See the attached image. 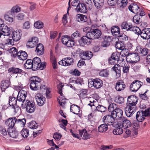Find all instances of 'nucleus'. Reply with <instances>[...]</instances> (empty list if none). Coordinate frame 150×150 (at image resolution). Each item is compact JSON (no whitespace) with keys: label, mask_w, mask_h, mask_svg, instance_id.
<instances>
[{"label":"nucleus","mask_w":150,"mask_h":150,"mask_svg":"<svg viewBox=\"0 0 150 150\" xmlns=\"http://www.w3.org/2000/svg\"><path fill=\"white\" fill-rule=\"evenodd\" d=\"M41 79L38 76L32 77L30 81V87L32 90L36 91L38 90L40 87V89L42 88L45 89L46 87L45 85L41 86Z\"/></svg>","instance_id":"obj_1"},{"label":"nucleus","mask_w":150,"mask_h":150,"mask_svg":"<svg viewBox=\"0 0 150 150\" xmlns=\"http://www.w3.org/2000/svg\"><path fill=\"white\" fill-rule=\"evenodd\" d=\"M135 33L138 35H140L144 39L148 40L150 37V28H146L141 30L139 28L137 27Z\"/></svg>","instance_id":"obj_2"},{"label":"nucleus","mask_w":150,"mask_h":150,"mask_svg":"<svg viewBox=\"0 0 150 150\" xmlns=\"http://www.w3.org/2000/svg\"><path fill=\"white\" fill-rule=\"evenodd\" d=\"M103 84V81L99 79H92L88 80V86L91 85V87L93 86L96 89L100 88L102 86Z\"/></svg>","instance_id":"obj_3"},{"label":"nucleus","mask_w":150,"mask_h":150,"mask_svg":"<svg viewBox=\"0 0 150 150\" xmlns=\"http://www.w3.org/2000/svg\"><path fill=\"white\" fill-rule=\"evenodd\" d=\"M113 113H111V115H107L103 118V121L108 125H113L115 122V116L113 115Z\"/></svg>","instance_id":"obj_4"},{"label":"nucleus","mask_w":150,"mask_h":150,"mask_svg":"<svg viewBox=\"0 0 150 150\" xmlns=\"http://www.w3.org/2000/svg\"><path fill=\"white\" fill-rule=\"evenodd\" d=\"M25 105L26 110L27 112L31 113L35 111V106L34 101L27 100L25 101Z\"/></svg>","instance_id":"obj_5"},{"label":"nucleus","mask_w":150,"mask_h":150,"mask_svg":"<svg viewBox=\"0 0 150 150\" xmlns=\"http://www.w3.org/2000/svg\"><path fill=\"white\" fill-rule=\"evenodd\" d=\"M143 85V82L139 80H135L131 83L130 89L131 91L136 92Z\"/></svg>","instance_id":"obj_6"},{"label":"nucleus","mask_w":150,"mask_h":150,"mask_svg":"<svg viewBox=\"0 0 150 150\" xmlns=\"http://www.w3.org/2000/svg\"><path fill=\"white\" fill-rule=\"evenodd\" d=\"M138 99L135 96H131L128 97L127 102V106L136 107V105L138 101Z\"/></svg>","instance_id":"obj_7"},{"label":"nucleus","mask_w":150,"mask_h":150,"mask_svg":"<svg viewBox=\"0 0 150 150\" xmlns=\"http://www.w3.org/2000/svg\"><path fill=\"white\" fill-rule=\"evenodd\" d=\"M74 62L73 58L68 57L63 59L59 62V64L64 66H68L72 64Z\"/></svg>","instance_id":"obj_8"},{"label":"nucleus","mask_w":150,"mask_h":150,"mask_svg":"<svg viewBox=\"0 0 150 150\" xmlns=\"http://www.w3.org/2000/svg\"><path fill=\"white\" fill-rule=\"evenodd\" d=\"M37 104L39 106H42L45 103V98L40 93H37L35 96Z\"/></svg>","instance_id":"obj_9"},{"label":"nucleus","mask_w":150,"mask_h":150,"mask_svg":"<svg viewBox=\"0 0 150 150\" xmlns=\"http://www.w3.org/2000/svg\"><path fill=\"white\" fill-rule=\"evenodd\" d=\"M89 33L90 38L92 40L99 38L102 35L101 31L98 29H93Z\"/></svg>","instance_id":"obj_10"},{"label":"nucleus","mask_w":150,"mask_h":150,"mask_svg":"<svg viewBox=\"0 0 150 150\" xmlns=\"http://www.w3.org/2000/svg\"><path fill=\"white\" fill-rule=\"evenodd\" d=\"M137 26H133L130 23H128L127 22H124L121 25L122 28L126 30L127 31H132L135 33Z\"/></svg>","instance_id":"obj_11"},{"label":"nucleus","mask_w":150,"mask_h":150,"mask_svg":"<svg viewBox=\"0 0 150 150\" xmlns=\"http://www.w3.org/2000/svg\"><path fill=\"white\" fill-rule=\"evenodd\" d=\"M0 30L2 33V34L4 36H8L11 34V29L6 25L1 24L0 26Z\"/></svg>","instance_id":"obj_12"},{"label":"nucleus","mask_w":150,"mask_h":150,"mask_svg":"<svg viewBox=\"0 0 150 150\" xmlns=\"http://www.w3.org/2000/svg\"><path fill=\"white\" fill-rule=\"evenodd\" d=\"M126 60L127 62L132 63L133 62H137L139 60V56L136 53H130L127 56Z\"/></svg>","instance_id":"obj_13"},{"label":"nucleus","mask_w":150,"mask_h":150,"mask_svg":"<svg viewBox=\"0 0 150 150\" xmlns=\"http://www.w3.org/2000/svg\"><path fill=\"white\" fill-rule=\"evenodd\" d=\"M137 109V107L127 106L125 110L126 116L128 117H131L136 111Z\"/></svg>","instance_id":"obj_14"},{"label":"nucleus","mask_w":150,"mask_h":150,"mask_svg":"<svg viewBox=\"0 0 150 150\" xmlns=\"http://www.w3.org/2000/svg\"><path fill=\"white\" fill-rule=\"evenodd\" d=\"M16 117H15L9 118L5 121V125L8 127V129L13 128L16 123Z\"/></svg>","instance_id":"obj_15"},{"label":"nucleus","mask_w":150,"mask_h":150,"mask_svg":"<svg viewBox=\"0 0 150 150\" xmlns=\"http://www.w3.org/2000/svg\"><path fill=\"white\" fill-rule=\"evenodd\" d=\"M120 56V54L119 52H115L113 53L108 59L109 63L111 64H114L115 61L119 60Z\"/></svg>","instance_id":"obj_16"},{"label":"nucleus","mask_w":150,"mask_h":150,"mask_svg":"<svg viewBox=\"0 0 150 150\" xmlns=\"http://www.w3.org/2000/svg\"><path fill=\"white\" fill-rule=\"evenodd\" d=\"M27 93L23 90H21L18 93L17 97V100L20 102L23 103L25 99Z\"/></svg>","instance_id":"obj_17"},{"label":"nucleus","mask_w":150,"mask_h":150,"mask_svg":"<svg viewBox=\"0 0 150 150\" xmlns=\"http://www.w3.org/2000/svg\"><path fill=\"white\" fill-rule=\"evenodd\" d=\"M86 5L85 3H80L77 7L75 8L76 11L78 12H81V13H86L87 12L86 8Z\"/></svg>","instance_id":"obj_18"},{"label":"nucleus","mask_w":150,"mask_h":150,"mask_svg":"<svg viewBox=\"0 0 150 150\" xmlns=\"http://www.w3.org/2000/svg\"><path fill=\"white\" fill-rule=\"evenodd\" d=\"M116 126L115 128L113 130V133L115 135H118L121 134L123 132V130L121 127V123L117 122L115 124Z\"/></svg>","instance_id":"obj_19"},{"label":"nucleus","mask_w":150,"mask_h":150,"mask_svg":"<svg viewBox=\"0 0 150 150\" xmlns=\"http://www.w3.org/2000/svg\"><path fill=\"white\" fill-rule=\"evenodd\" d=\"M32 61V66L33 67V70L35 71L38 70L39 64L41 63V60L38 57H36L34 58Z\"/></svg>","instance_id":"obj_20"},{"label":"nucleus","mask_w":150,"mask_h":150,"mask_svg":"<svg viewBox=\"0 0 150 150\" xmlns=\"http://www.w3.org/2000/svg\"><path fill=\"white\" fill-rule=\"evenodd\" d=\"M146 117V115L143 112V110H140L138 111L136 116V119L139 122H142Z\"/></svg>","instance_id":"obj_21"},{"label":"nucleus","mask_w":150,"mask_h":150,"mask_svg":"<svg viewBox=\"0 0 150 150\" xmlns=\"http://www.w3.org/2000/svg\"><path fill=\"white\" fill-rule=\"evenodd\" d=\"M17 99L14 97L12 96H9V104L10 106L14 108L15 110L16 109L18 110L19 109V108L17 105Z\"/></svg>","instance_id":"obj_22"},{"label":"nucleus","mask_w":150,"mask_h":150,"mask_svg":"<svg viewBox=\"0 0 150 150\" xmlns=\"http://www.w3.org/2000/svg\"><path fill=\"white\" fill-rule=\"evenodd\" d=\"M129 10L135 14H138L140 12V8L138 5L135 4H132L128 7Z\"/></svg>","instance_id":"obj_23"},{"label":"nucleus","mask_w":150,"mask_h":150,"mask_svg":"<svg viewBox=\"0 0 150 150\" xmlns=\"http://www.w3.org/2000/svg\"><path fill=\"white\" fill-rule=\"evenodd\" d=\"M125 87L126 86L124 82L122 80H120L117 82L115 88L117 91H120L124 90Z\"/></svg>","instance_id":"obj_24"},{"label":"nucleus","mask_w":150,"mask_h":150,"mask_svg":"<svg viewBox=\"0 0 150 150\" xmlns=\"http://www.w3.org/2000/svg\"><path fill=\"white\" fill-rule=\"evenodd\" d=\"M21 32V30H20L13 32L12 36L14 41H17L19 40L21 37V34L20 33Z\"/></svg>","instance_id":"obj_25"},{"label":"nucleus","mask_w":150,"mask_h":150,"mask_svg":"<svg viewBox=\"0 0 150 150\" xmlns=\"http://www.w3.org/2000/svg\"><path fill=\"white\" fill-rule=\"evenodd\" d=\"M115 111L113 116L115 117V118H116L117 119L120 120L124 117H123V111L120 108H118Z\"/></svg>","instance_id":"obj_26"},{"label":"nucleus","mask_w":150,"mask_h":150,"mask_svg":"<svg viewBox=\"0 0 150 150\" xmlns=\"http://www.w3.org/2000/svg\"><path fill=\"white\" fill-rule=\"evenodd\" d=\"M7 132L9 136L13 138H16L18 135L17 131L13 128L12 129H8Z\"/></svg>","instance_id":"obj_27"},{"label":"nucleus","mask_w":150,"mask_h":150,"mask_svg":"<svg viewBox=\"0 0 150 150\" xmlns=\"http://www.w3.org/2000/svg\"><path fill=\"white\" fill-rule=\"evenodd\" d=\"M89 34L88 33L87 34H86V36H84L81 38V40L83 45H89L91 43V40L92 39L90 38Z\"/></svg>","instance_id":"obj_28"},{"label":"nucleus","mask_w":150,"mask_h":150,"mask_svg":"<svg viewBox=\"0 0 150 150\" xmlns=\"http://www.w3.org/2000/svg\"><path fill=\"white\" fill-rule=\"evenodd\" d=\"M111 31L112 35L117 38L120 34V29L117 26H113L111 28Z\"/></svg>","instance_id":"obj_29"},{"label":"nucleus","mask_w":150,"mask_h":150,"mask_svg":"<svg viewBox=\"0 0 150 150\" xmlns=\"http://www.w3.org/2000/svg\"><path fill=\"white\" fill-rule=\"evenodd\" d=\"M122 122L121 124V127L124 128L131 127V123L129 120H127L126 118L124 117L120 120Z\"/></svg>","instance_id":"obj_30"},{"label":"nucleus","mask_w":150,"mask_h":150,"mask_svg":"<svg viewBox=\"0 0 150 150\" xmlns=\"http://www.w3.org/2000/svg\"><path fill=\"white\" fill-rule=\"evenodd\" d=\"M35 52L38 55H41L44 52V47L43 45L39 43L37 46Z\"/></svg>","instance_id":"obj_31"},{"label":"nucleus","mask_w":150,"mask_h":150,"mask_svg":"<svg viewBox=\"0 0 150 150\" xmlns=\"http://www.w3.org/2000/svg\"><path fill=\"white\" fill-rule=\"evenodd\" d=\"M18 57L20 60H26L28 57V54L25 51L21 50L18 53Z\"/></svg>","instance_id":"obj_32"},{"label":"nucleus","mask_w":150,"mask_h":150,"mask_svg":"<svg viewBox=\"0 0 150 150\" xmlns=\"http://www.w3.org/2000/svg\"><path fill=\"white\" fill-rule=\"evenodd\" d=\"M9 85L10 82L8 81H2L1 83V88L2 91H5V90L9 87Z\"/></svg>","instance_id":"obj_33"},{"label":"nucleus","mask_w":150,"mask_h":150,"mask_svg":"<svg viewBox=\"0 0 150 150\" xmlns=\"http://www.w3.org/2000/svg\"><path fill=\"white\" fill-rule=\"evenodd\" d=\"M70 111L74 114L77 115L80 111L79 106L75 104H72L70 107Z\"/></svg>","instance_id":"obj_34"},{"label":"nucleus","mask_w":150,"mask_h":150,"mask_svg":"<svg viewBox=\"0 0 150 150\" xmlns=\"http://www.w3.org/2000/svg\"><path fill=\"white\" fill-rule=\"evenodd\" d=\"M76 21L78 22L82 21L83 22H86L87 20V17L82 14H78L76 18Z\"/></svg>","instance_id":"obj_35"},{"label":"nucleus","mask_w":150,"mask_h":150,"mask_svg":"<svg viewBox=\"0 0 150 150\" xmlns=\"http://www.w3.org/2000/svg\"><path fill=\"white\" fill-rule=\"evenodd\" d=\"M115 72L117 77H120L121 75V67L119 64H115L112 68Z\"/></svg>","instance_id":"obj_36"},{"label":"nucleus","mask_w":150,"mask_h":150,"mask_svg":"<svg viewBox=\"0 0 150 150\" xmlns=\"http://www.w3.org/2000/svg\"><path fill=\"white\" fill-rule=\"evenodd\" d=\"M21 11V8L18 5H16L13 6L10 11H8L9 14L14 15L15 13H17Z\"/></svg>","instance_id":"obj_37"},{"label":"nucleus","mask_w":150,"mask_h":150,"mask_svg":"<svg viewBox=\"0 0 150 150\" xmlns=\"http://www.w3.org/2000/svg\"><path fill=\"white\" fill-rule=\"evenodd\" d=\"M94 4L97 8H100L104 5V0H93Z\"/></svg>","instance_id":"obj_38"},{"label":"nucleus","mask_w":150,"mask_h":150,"mask_svg":"<svg viewBox=\"0 0 150 150\" xmlns=\"http://www.w3.org/2000/svg\"><path fill=\"white\" fill-rule=\"evenodd\" d=\"M108 125L104 123L100 125L98 127V131L100 133H103L107 131L108 129Z\"/></svg>","instance_id":"obj_39"},{"label":"nucleus","mask_w":150,"mask_h":150,"mask_svg":"<svg viewBox=\"0 0 150 150\" xmlns=\"http://www.w3.org/2000/svg\"><path fill=\"white\" fill-rule=\"evenodd\" d=\"M11 16H13V15L9 14L8 13V12L7 13L5 14L4 15V18L7 21L12 23L14 21V18L11 17Z\"/></svg>","instance_id":"obj_40"},{"label":"nucleus","mask_w":150,"mask_h":150,"mask_svg":"<svg viewBox=\"0 0 150 150\" xmlns=\"http://www.w3.org/2000/svg\"><path fill=\"white\" fill-rule=\"evenodd\" d=\"M8 71L9 72H12V73L20 74L22 71V69L18 68H16L14 67L9 68Z\"/></svg>","instance_id":"obj_41"},{"label":"nucleus","mask_w":150,"mask_h":150,"mask_svg":"<svg viewBox=\"0 0 150 150\" xmlns=\"http://www.w3.org/2000/svg\"><path fill=\"white\" fill-rule=\"evenodd\" d=\"M26 119L25 118L17 119L16 118V123L21 126V127H24L26 124Z\"/></svg>","instance_id":"obj_42"},{"label":"nucleus","mask_w":150,"mask_h":150,"mask_svg":"<svg viewBox=\"0 0 150 150\" xmlns=\"http://www.w3.org/2000/svg\"><path fill=\"white\" fill-rule=\"evenodd\" d=\"M118 108L117 105L115 103H111L110 104L108 107V111L111 112V113H113L115 114V111Z\"/></svg>","instance_id":"obj_43"},{"label":"nucleus","mask_w":150,"mask_h":150,"mask_svg":"<svg viewBox=\"0 0 150 150\" xmlns=\"http://www.w3.org/2000/svg\"><path fill=\"white\" fill-rule=\"evenodd\" d=\"M24 67L27 69H32L33 70L32 62L31 59H28L26 60L24 65Z\"/></svg>","instance_id":"obj_44"},{"label":"nucleus","mask_w":150,"mask_h":150,"mask_svg":"<svg viewBox=\"0 0 150 150\" xmlns=\"http://www.w3.org/2000/svg\"><path fill=\"white\" fill-rule=\"evenodd\" d=\"M117 38L118 40L121 42L126 41L128 40V37L124 34L122 35L120 34Z\"/></svg>","instance_id":"obj_45"},{"label":"nucleus","mask_w":150,"mask_h":150,"mask_svg":"<svg viewBox=\"0 0 150 150\" xmlns=\"http://www.w3.org/2000/svg\"><path fill=\"white\" fill-rule=\"evenodd\" d=\"M141 18L139 15L137 14L135 15L133 18V21L134 23L137 24H140L142 22V20Z\"/></svg>","instance_id":"obj_46"},{"label":"nucleus","mask_w":150,"mask_h":150,"mask_svg":"<svg viewBox=\"0 0 150 150\" xmlns=\"http://www.w3.org/2000/svg\"><path fill=\"white\" fill-rule=\"evenodd\" d=\"M125 129L124 131L126 134L127 135H129L131 134L133 136L134 138L136 137L137 135H136L134 133H132L133 129L131 128V127H129L124 128Z\"/></svg>","instance_id":"obj_47"},{"label":"nucleus","mask_w":150,"mask_h":150,"mask_svg":"<svg viewBox=\"0 0 150 150\" xmlns=\"http://www.w3.org/2000/svg\"><path fill=\"white\" fill-rule=\"evenodd\" d=\"M71 1L70 0H69V6L68 8L67 13L65 14L64 16L62 18V22L63 23V24L64 25H65L67 23V15L69 13V9L70 7V2Z\"/></svg>","instance_id":"obj_48"},{"label":"nucleus","mask_w":150,"mask_h":150,"mask_svg":"<svg viewBox=\"0 0 150 150\" xmlns=\"http://www.w3.org/2000/svg\"><path fill=\"white\" fill-rule=\"evenodd\" d=\"M83 54L84 57V59L85 60H89L93 56L92 52L90 51L83 52Z\"/></svg>","instance_id":"obj_49"},{"label":"nucleus","mask_w":150,"mask_h":150,"mask_svg":"<svg viewBox=\"0 0 150 150\" xmlns=\"http://www.w3.org/2000/svg\"><path fill=\"white\" fill-rule=\"evenodd\" d=\"M117 1L119 6L122 8L125 7L128 3V0H118Z\"/></svg>","instance_id":"obj_50"},{"label":"nucleus","mask_w":150,"mask_h":150,"mask_svg":"<svg viewBox=\"0 0 150 150\" xmlns=\"http://www.w3.org/2000/svg\"><path fill=\"white\" fill-rule=\"evenodd\" d=\"M139 127V125L138 123L134 122L132 127L131 126V128L133 129V133H134L136 135L138 134V129Z\"/></svg>","instance_id":"obj_51"},{"label":"nucleus","mask_w":150,"mask_h":150,"mask_svg":"<svg viewBox=\"0 0 150 150\" xmlns=\"http://www.w3.org/2000/svg\"><path fill=\"white\" fill-rule=\"evenodd\" d=\"M137 50H140V52L141 55L142 56L146 55L148 52V50L146 48H141L140 46L138 47Z\"/></svg>","instance_id":"obj_52"},{"label":"nucleus","mask_w":150,"mask_h":150,"mask_svg":"<svg viewBox=\"0 0 150 150\" xmlns=\"http://www.w3.org/2000/svg\"><path fill=\"white\" fill-rule=\"evenodd\" d=\"M34 26L36 28L41 29L43 27L44 24L41 21H38L34 23Z\"/></svg>","instance_id":"obj_53"},{"label":"nucleus","mask_w":150,"mask_h":150,"mask_svg":"<svg viewBox=\"0 0 150 150\" xmlns=\"http://www.w3.org/2000/svg\"><path fill=\"white\" fill-rule=\"evenodd\" d=\"M8 51L11 54V56L13 57H15L18 55V52L17 49L15 47L11 48Z\"/></svg>","instance_id":"obj_54"},{"label":"nucleus","mask_w":150,"mask_h":150,"mask_svg":"<svg viewBox=\"0 0 150 150\" xmlns=\"http://www.w3.org/2000/svg\"><path fill=\"white\" fill-rule=\"evenodd\" d=\"M29 130L23 128L21 132L22 137L24 138H27L29 135Z\"/></svg>","instance_id":"obj_55"},{"label":"nucleus","mask_w":150,"mask_h":150,"mask_svg":"<svg viewBox=\"0 0 150 150\" xmlns=\"http://www.w3.org/2000/svg\"><path fill=\"white\" fill-rule=\"evenodd\" d=\"M121 50L120 54L121 56L123 57H126L129 54V50L127 49L124 48H122Z\"/></svg>","instance_id":"obj_56"},{"label":"nucleus","mask_w":150,"mask_h":150,"mask_svg":"<svg viewBox=\"0 0 150 150\" xmlns=\"http://www.w3.org/2000/svg\"><path fill=\"white\" fill-rule=\"evenodd\" d=\"M125 100L124 98L120 96H118L115 98V102L116 103L119 104H122L124 102Z\"/></svg>","instance_id":"obj_57"},{"label":"nucleus","mask_w":150,"mask_h":150,"mask_svg":"<svg viewBox=\"0 0 150 150\" xmlns=\"http://www.w3.org/2000/svg\"><path fill=\"white\" fill-rule=\"evenodd\" d=\"M58 102L60 105L63 107L64 106V104L66 103V98L63 96L59 97L58 98Z\"/></svg>","instance_id":"obj_58"},{"label":"nucleus","mask_w":150,"mask_h":150,"mask_svg":"<svg viewBox=\"0 0 150 150\" xmlns=\"http://www.w3.org/2000/svg\"><path fill=\"white\" fill-rule=\"evenodd\" d=\"M115 46L116 49L119 50H121L122 48H125V46H124L122 42L116 41L115 43Z\"/></svg>","instance_id":"obj_59"},{"label":"nucleus","mask_w":150,"mask_h":150,"mask_svg":"<svg viewBox=\"0 0 150 150\" xmlns=\"http://www.w3.org/2000/svg\"><path fill=\"white\" fill-rule=\"evenodd\" d=\"M38 125L34 121H32L30 122L29 124V127L30 128L35 129L38 127Z\"/></svg>","instance_id":"obj_60"},{"label":"nucleus","mask_w":150,"mask_h":150,"mask_svg":"<svg viewBox=\"0 0 150 150\" xmlns=\"http://www.w3.org/2000/svg\"><path fill=\"white\" fill-rule=\"evenodd\" d=\"M109 74V72L106 69L103 70L99 73V75L103 77H107Z\"/></svg>","instance_id":"obj_61"},{"label":"nucleus","mask_w":150,"mask_h":150,"mask_svg":"<svg viewBox=\"0 0 150 150\" xmlns=\"http://www.w3.org/2000/svg\"><path fill=\"white\" fill-rule=\"evenodd\" d=\"M36 45L35 43L33 42L29 39L26 45L28 47L33 48L35 47Z\"/></svg>","instance_id":"obj_62"},{"label":"nucleus","mask_w":150,"mask_h":150,"mask_svg":"<svg viewBox=\"0 0 150 150\" xmlns=\"http://www.w3.org/2000/svg\"><path fill=\"white\" fill-rule=\"evenodd\" d=\"M97 110L101 112H105L106 110V108L102 105H99L96 107Z\"/></svg>","instance_id":"obj_63"},{"label":"nucleus","mask_w":150,"mask_h":150,"mask_svg":"<svg viewBox=\"0 0 150 150\" xmlns=\"http://www.w3.org/2000/svg\"><path fill=\"white\" fill-rule=\"evenodd\" d=\"M62 137V135L60 133L57 132L54 133L53 136V137L56 140H59Z\"/></svg>","instance_id":"obj_64"}]
</instances>
